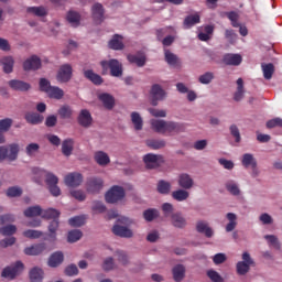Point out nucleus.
Wrapping results in <instances>:
<instances>
[{
    "label": "nucleus",
    "instance_id": "8fccbe9b",
    "mask_svg": "<svg viewBox=\"0 0 282 282\" xmlns=\"http://www.w3.org/2000/svg\"><path fill=\"white\" fill-rule=\"evenodd\" d=\"M165 61L167 62V65H172L175 67L180 63V57L177 55L173 54L169 50L164 51Z\"/></svg>",
    "mask_w": 282,
    "mask_h": 282
},
{
    "label": "nucleus",
    "instance_id": "603ef678",
    "mask_svg": "<svg viewBox=\"0 0 282 282\" xmlns=\"http://www.w3.org/2000/svg\"><path fill=\"white\" fill-rule=\"evenodd\" d=\"M143 217L145 221H153V219L160 217V212L158 209H147L143 212Z\"/></svg>",
    "mask_w": 282,
    "mask_h": 282
},
{
    "label": "nucleus",
    "instance_id": "4d7b16f0",
    "mask_svg": "<svg viewBox=\"0 0 282 282\" xmlns=\"http://www.w3.org/2000/svg\"><path fill=\"white\" fill-rule=\"evenodd\" d=\"M23 189L19 186H11L7 189V197H21Z\"/></svg>",
    "mask_w": 282,
    "mask_h": 282
},
{
    "label": "nucleus",
    "instance_id": "39448f33",
    "mask_svg": "<svg viewBox=\"0 0 282 282\" xmlns=\"http://www.w3.org/2000/svg\"><path fill=\"white\" fill-rule=\"evenodd\" d=\"M242 260L243 261H239L236 264L237 273L240 276H245V274H248L250 272V265H254V260H252V258L250 257V253L248 252L242 253Z\"/></svg>",
    "mask_w": 282,
    "mask_h": 282
},
{
    "label": "nucleus",
    "instance_id": "4468645a",
    "mask_svg": "<svg viewBox=\"0 0 282 282\" xmlns=\"http://www.w3.org/2000/svg\"><path fill=\"white\" fill-rule=\"evenodd\" d=\"M177 184L184 191H191V188L195 186V181H193V177H191V175L183 173L178 175Z\"/></svg>",
    "mask_w": 282,
    "mask_h": 282
},
{
    "label": "nucleus",
    "instance_id": "de8ad7c7",
    "mask_svg": "<svg viewBox=\"0 0 282 282\" xmlns=\"http://www.w3.org/2000/svg\"><path fill=\"white\" fill-rule=\"evenodd\" d=\"M158 193H160L161 195H169V193H171V183L161 180L158 183Z\"/></svg>",
    "mask_w": 282,
    "mask_h": 282
},
{
    "label": "nucleus",
    "instance_id": "58836bf2",
    "mask_svg": "<svg viewBox=\"0 0 282 282\" xmlns=\"http://www.w3.org/2000/svg\"><path fill=\"white\" fill-rule=\"evenodd\" d=\"M227 219H228V224L225 227L226 232H232V230H235V228H237V214L235 213H228L226 215Z\"/></svg>",
    "mask_w": 282,
    "mask_h": 282
},
{
    "label": "nucleus",
    "instance_id": "bf43d9fd",
    "mask_svg": "<svg viewBox=\"0 0 282 282\" xmlns=\"http://www.w3.org/2000/svg\"><path fill=\"white\" fill-rule=\"evenodd\" d=\"M12 127V119L6 118L0 120V132L6 133L10 131V128Z\"/></svg>",
    "mask_w": 282,
    "mask_h": 282
},
{
    "label": "nucleus",
    "instance_id": "09e8293b",
    "mask_svg": "<svg viewBox=\"0 0 282 282\" xmlns=\"http://www.w3.org/2000/svg\"><path fill=\"white\" fill-rule=\"evenodd\" d=\"M0 235L3 237H12V235H17V225H7L0 227Z\"/></svg>",
    "mask_w": 282,
    "mask_h": 282
},
{
    "label": "nucleus",
    "instance_id": "f3484780",
    "mask_svg": "<svg viewBox=\"0 0 282 282\" xmlns=\"http://www.w3.org/2000/svg\"><path fill=\"white\" fill-rule=\"evenodd\" d=\"M102 188V180L90 177L87 181V192L88 193H100V189Z\"/></svg>",
    "mask_w": 282,
    "mask_h": 282
},
{
    "label": "nucleus",
    "instance_id": "a18cd8bd",
    "mask_svg": "<svg viewBox=\"0 0 282 282\" xmlns=\"http://www.w3.org/2000/svg\"><path fill=\"white\" fill-rule=\"evenodd\" d=\"M225 186L230 195L235 197L241 195V189H239V185L235 181H228Z\"/></svg>",
    "mask_w": 282,
    "mask_h": 282
},
{
    "label": "nucleus",
    "instance_id": "473e14b6",
    "mask_svg": "<svg viewBox=\"0 0 282 282\" xmlns=\"http://www.w3.org/2000/svg\"><path fill=\"white\" fill-rule=\"evenodd\" d=\"M261 69H262V74L263 77L265 78V80H271L272 76H274V64L269 63H262L261 64Z\"/></svg>",
    "mask_w": 282,
    "mask_h": 282
},
{
    "label": "nucleus",
    "instance_id": "ea45409f",
    "mask_svg": "<svg viewBox=\"0 0 282 282\" xmlns=\"http://www.w3.org/2000/svg\"><path fill=\"white\" fill-rule=\"evenodd\" d=\"M242 166L245 169H248L251 166V169H257V160L254 159V155L250 153H246L242 155Z\"/></svg>",
    "mask_w": 282,
    "mask_h": 282
},
{
    "label": "nucleus",
    "instance_id": "f03ea898",
    "mask_svg": "<svg viewBox=\"0 0 282 282\" xmlns=\"http://www.w3.org/2000/svg\"><path fill=\"white\" fill-rule=\"evenodd\" d=\"M19 151H20V147L18 143L1 145L0 162H3V160H9V162H15V160H19Z\"/></svg>",
    "mask_w": 282,
    "mask_h": 282
},
{
    "label": "nucleus",
    "instance_id": "f704fd0d",
    "mask_svg": "<svg viewBox=\"0 0 282 282\" xmlns=\"http://www.w3.org/2000/svg\"><path fill=\"white\" fill-rule=\"evenodd\" d=\"M131 122L134 127L135 131H142V127H144V121L142 120V117L139 112H132L131 116Z\"/></svg>",
    "mask_w": 282,
    "mask_h": 282
},
{
    "label": "nucleus",
    "instance_id": "393cba45",
    "mask_svg": "<svg viewBox=\"0 0 282 282\" xmlns=\"http://www.w3.org/2000/svg\"><path fill=\"white\" fill-rule=\"evenodd\" d=\"M44 272L43 269L39 267H34L29 272V279L31 282H42L44 279Z\"/></svg>",
    "mask_w": 282,
    "mask_h": 282
},
{
    "label": "nucleus",
    "instance_id": "2f4dec72",
    "mask_svg": "<svg viewBox=\"0 0 282 282\" xmlns=\"http://www.w3.org/2000/svg\"><path fill=\"white\" fill-rule=\"evenodd\" d=\"M59 217L61 212L55 208L42 209V219H52V221H54V219H58Z\"/></svg>",
    "mask_w": 282,
    "mask_h": 282
},
{
    "label": "nucleus",
    "instance_id": "37998d69",
    "mask_svg": "<svg viewBox=\"0 0 282 282\" xmlns=\"http://www.w3.org/2000/svg\"><path fill=\"white\" fill-rule=\"evenodd\" d=\"M72 151H74V140L66 139L62 143V153L63 155H66V158H69L72 155Z\"/></svg>",
    "mask_w": 282,
    "mask_h": 282
},
{
    "label": "nucleus",
    "instance_id": "c756f323",
    "mask_svg": "<svg viewBox=\"0 0 282 282\" xmlns=\"http://www.w3.org/2000/svg\"><path fill=\"white\" fill-rule=\"evenodd\" d=\"M171 219L174 228H186V218L181 213L172 214Z\"/></svg>",
    "mask_w": 282,
    "mask_h": 282
},
{
    "label": "nucleus",
    "instance_id": "f8f14e48",
    "mask_svg": "<svg viewBox=\"0 0 282 282\" xmlns=\"http://www.w3.org/2000/svg\"><path fill=\"white\" fill-rule=\"evenodd\" d=\"M8 85L13 89V91H30V89H32V85H30V83L21 79H11L8 82Z\"/></svg>",
    "mask_w": 282,
    "mask_h": 282
},
{
    "label": "nucleus",
    "instance_id": "c03bdc74",
    "mask_svg": "<svg viewBox=\"0 0 282 282\" xmlns=\"http://www.w3.org/2000/svg\"><path fill=\"white\" fill-rule=\"evenodd\" d=\"M200 22V18H199V14H191V15H187L185 19H184V26L187 28V29H191L193 28V25H197V23Z\"/></svg>",
    "mask_w": 282,
    "mask_h": 282
},
{
    "label": "nucleus",
    "instance_id": "1a4fd4ad",
    "mask_svg": "<svg viewBox=\"0 0 282 282\" xmlns=\"http://www.w3.org/2000/svg\"><path fill=\"white\" fill-rule=\"evenodd\" d=\"M72 65L64 64L59 67L57 72V80L58 83H69L72 80V74H73Z\"/></svg>",
    "mask_w": 282,
    "mask_h": 282
},
{
    "label": "nucleus",
    "instance_id": "0e129e2a",
    "mask_svg": "<svg viewBox=\"0 0 282 282\" xmlns=\"http://www.w3.org/2000/svg\"><path fill=\"white\" fill-rule=\"evenodd\" d=\"M230 134L235 138V142H241V132L239 131V127L237 124H231L229 127Z\"/></svg>",
    "mask_w": 282,
    "mask_h": 282
},
{
    "label": "nucleus",
    "instance_id": "ddd939ff",
    "mask_svg": "<svg viewBox=\"0 0 282 282\" xmlns=\"http://www.w3.org/2000/svg\"><path fill=\"white\" fill-rule=\"evenodd\" d=\"M242 61H243V57H241L240 54L228 53V54H225L223 57V63L225 65H229L232 67H237L241 65Z\"/></svg>",
    "mask_w": 282,
    "mask_h": 282
},
{
    "label": "nucleus",
    "instance_id": "2eb2a0df",
    "mask_svg": "<svg viewBox=\"0 0 282 282\" xmlns=\"http://www.w3.org/2000/svg\"><path fill=\"white\" fill-rule=\"evenodd\" d=\"M196 231L199 232V235H205L207 239H210L213 235H215L213 228H210V226H208V223L204 220H198L196 223Z\"/></svg>",
    "mask_w": 282,
    "mask_h": 282
},
{
    "label": "nucleus",
    "instance_id": "72a5a7b5",
    "mask_svg": "<svg viewBox=\"0 0 282 282\" xmlns=\"http://www.w3.org/2000/svg\"><path fill=\"white\" fill-rule=\"evenodd\" d=\"M43 215V208L41 206L35 205L26 208L24 210V217H42Z\"/></svg>",
    "mask_w": 282,
    "mask_h": 282
},
{
    "label": "nucleus",
    "instance_id": "20e7f679",
    "mask_svg": "<svg viewBox=\"0 0 282 282\" xmlns=\"http://www.w3.org/2000/svg\"><path fill=\"white\" fill-rule=\"evenodd\" d=\"M100 65L104 72L110 69V76H113L115 78H120V76H122V64L119 63L118 59L101 61Z\"/></svg>",
    "mask_w": 282,
    "mask_h": 282
},
{
    "label": "nucleus",
    "instance_id": "7c9ffc66",
    "mask_svg": "<svg viewBox=\"0 0 282 282\" xmlns=\"http://www.w3.org/2000/svg\"><path fill=\"white\" fill-rule=\"evenodd\" d=\"M99 100L102 101V105L106 109H111L116 105V99L113 96L107 93L99 95Z\"/></svg>",
    "mask_w": 282,
    "mask_h": 282
},
{
    "label": "nucleus",
    "instance_id": "a211bd4d",
    "mask_svg": "<svg viewBox=\"0 0 282 282\" xmlns=\"http://www.w3.org/2000/svg\"><path fill=\"white\" fill-rule=\"evenodd\" d=\"M112 232L117 237H126L127 239H131L133 237V231L124 226L115 225L112 227Z\"/></svg>",
    "mask_w": 282,
    "mask_h": 282
},
{
    "label": "nucleus",
    "instance_id": "5701e85b",
    "mask_svg": "<svg viewBox=\"0 0 282 282\" xmlns=\"http://www.w3.org/2000/svg\"><path fill=\"white\" fill-rule=\"evenodd\" d=\"M173 279L175 282L184 281V276H186V268L183 264H176L172 269Z\"/></svg>",
    "mask_w": 282,
    "mask_h": 282
},
{
    "label": "nucleus",
    "instance_id": "3c124183",
    "mask_svg": "<svg viewBox=\"0 0 282 282\" xmlns=\"http://www.w3.org/2000/svg\"><path fill=\"white\" fill-rule=\"evenodd\" d=\"M58 226H61L58 218L48 224V237H51V239H56V230H58Z\"/></svg>",
    "mask_w": 282,
    "mask_h": 282
},
{
    "label": "nucleus",
    "instance_id": "423d86ee",
    "mask_svg": "<svg viewBox=\"0 0 282 282\" xmlns=\"http://www.w3.org/2000/svg\"><path fill=\"white\" fill-rule=\"evenodd\" d=\"M105 197L108 204H116L124 199V188L122 186L115 185L106 193Z\"/></svg>",
    "mask_w": 282,
    "mask_h": 282
},
{
    "label": "nucleus",
    "instance_id": "4be33fe9",
    "mask_svg": "<svg viewBox=\"0 0 282 282\" xmlns=\"http://www.w3.org/2000/svg\"><path fill=\"white\" fill-rule=\"evenodd\" d=\"M24 120L29 124H41L43 120H45V117L39 112H26L24 116Z\"/></svg>",
    "mask_w": 282,
    "mask_h": 282
},
{
    "label": "nucleus",
    "instance_id": "864d4df0",
    "mask_svg": "<svg viewBox=\"0 0 282 282\" xmlns=\"http://www.w3.org/2000/svg\"><path fill=\"white\" fill-rule=\"evenodd\" d=\"M68 224L73 228H80V226H85V217L84 216H75L68 220Z\"/></svg>",
    "mask_w": 282,
    "mask_h": 282
},
{
    "label": "nucleus",
    "instance_id": "e2e57ef3",
    "mask_svg": "<svg viewBox=\"0 0 282 282\" xmlns=\"http://www.w3.org/2000/svg\"><path fill=\"white\" fill-rule=\"evenodd\" d=\"M267 129H275L276 127L279 129H282V119L276 117L273 119H270L269 121H267Z\"/></svg>",
    "mask_w": 282,
    "mask_h": 282
},
{
    "label": "nucleus",
    "instance_id": "13d9d810",
    "mask_svg": "<svg viewBox=\"0 0 282 282\" xmlns=\"http://www.w3.org/2000/svg\"><path fill=\"white\" fill-rule=\"evenodd\" d=\"M148 147H150V149H154V150L164 149V147H166V141L153 139V140L148 141Z\"/></svg>",
    "mask_w": 282,
    "mask_h": 282
},
{
    "label": "nucleus",
    "instance_id": "f257e3e1",
    "mask_svg": "<svg viewBox=\"0 0 282 282\" xmlns=\"http://www.w3.org/2000/svg\"><path fill=\"white\" fill-rule=\"evenodd\" d=\"M150 124L156 133H180L184 131V124L175 121H165L160 119H152Z\"/></svg>",
    "mask_w": 282,
    "mask_h": 282
},
{
    "label": "nucleus",
    "instance_id": "338daca9",
    "mask_svg": "<svg viewBox=\"0 0 282 282\" xmlns=\"http://www.w3.org/2000/svg\"><path fill=\"white\" fill-rule=\"evenodd\" d=\"M52 84L47 78H41L40 79V90L44 91V94H48V91L52 89Z\"/></svg>",
    "mask_w": 282,
    "mask_h": 282
},
{
    "label": "nucleus",
    "instance_id": "9d476101",
    "mask_svg": "<svg viewBox=\"0 0 282 282\" xmlns=\"http://www.w3.org/2000/svg\"><path fill=\"white\" fill-rule=\"evenodd\" d=\"M64 182L69 188H76L83 184V174L78 172L69 173L65 176Z\"/></svg>",
    "mask_w": 282,
    "mask_h": 282
},
{
    "label": "nucleus",
    "instance_id": "a19ab883",
    "mask_svg": "<svg viewBox=\"0 0 282 282\" xmlns=\"http://www.w3.org/2000/svg\"><path fill=\"white\" fill-rule=\"evenodd\" d=\"M57 113L59 118H62V120H69V118L74 116V110L72 109V107L64 105L58 109Z\"/></svg>",
    "mask_w": 282,
    "mask_h": 282
},
{
    "label": "nucleus",
    "instance_id": "a878e982",
    "mask_svg": "<svg viewBox=\"0 0 282 282\" xmlns=\"http://www.w3.org/2000/svg\"><path fill=\"white\" fill-rule=\"evenodd\" d=\"M84 76L87 78V80H90L93 85H102V83H105L102 77L91 69L84 70Z\"/></svg>",
    "mask_w": 282,
    "mask_h": 282
},
{
    "label": "nucleus",
    "instance_id": "bb28decb",
    "mask_svg": "<svg viewBox=\"0 0 282 282\" xmlns=\"http://www.w3.org/2000/svg\"><path fill=\"white\" fill-rule=\"evenodd\" d=\"M1 65L3 66L4 74H12L14 70V57L4 56L1 58Z\"/></svg>",
    "mask_w": 282,
    "mask_h": 282
},
{
    "label": "nucleus",
    "instance_id": "6ab92c4d",
    "mask_svg": "<svg viewBox=\"0 0 282 282\" xmlns=\"http://www.w3.org/2000/svg\"><path fill=\"white\" fill-rule=\"evenodd\" d=\"M44 250L45 243L33 245L24 249V254H26L28 257H37V254H42Z\"/></svg>",
    "mask_w": 282,
    "mask_h": 282
},
{
    "label": "nucleus",
    "instance_id": "c85d7f7f",
    "mask_svg": "<svg viewBox=\"0 0 282 282\" xmlns=\"http://www.w3.org/2000/svg\"><path fill=\"white\" fill-rule=\"evenodd\" d=\"M94 158H95V162H97L99 166H107V164L111 162V159H109V154H107V152H104V151L95 152Z\"/></svg>",
    "mask_w": 282,
    "mask_h": 282
},
{
    "label": "nucleus",
    "instance_id": "79ce46f5",
    "mask_svg": "<svg viewBox=\"0 0 282 282\" xmlns=\"http://www.w3.org/2000/svg\"><path fill=\"white\" fill-rule=\"evenodd\" d=\"M46 94L48 98H54V100H62L63 96H65V91L58 86H53Z\"/></svg>",
    "mask_w": 282,
    "mask_h": 282
},
{
    "label": "nucleus",
    "instance_id": "cd10ccee",
    "mask_svg": "<svg viewBox=\"0 0 282 282\" xmlns=\"http://www.w3.org/2000/svg\"><path fill=\"white\" fill-rule=\"evenodd\" d=\"M110 50H124V43H122V36L119 34H115L112 39L108 43Z\"/></svg>",
    "mask_w": 282,
    "mask_h": 282
},
{
    "label": "nucleus",
    "instance_id": "0eeeda50",
    "mask_svg": "<svg viewBox=\"0 0 282 282\" xmlns=\"http://www.w3.org/2000/svg\"><path fill=\"white\" fill-rule=\"evenodd\" d=\"M143 162L147 169H160L164 164V155L148 153L143 156Z\"/></svg>",
    "mask_w": 282,
    "mask_h": 282
},
{
    "label": "nucleus",
    "instance_id": "4c0bfd02",
    "mask_svg": "<svg viewBox=\"0 0 282 282\" xmlns=\"http://www.w3.org/2000/svg\"><path fill=\"white\" fill-rule=\"evenodd\" d=\"M66 19L73 28H78V25H80V13L76 11H68Z\"/></svg>",
    "mask_w": 282,
    "mask_h": 282
},
{
    "label": "nucleus",
    "instance_id": "c9c22d12",
    "mask_svg": "<svg viewBox=\"0 0 282 282\" xmlns=\"http://www.w3.org/2000/svg\"><path fill=\"white\" fill-rule=\"evenodd\" d=\"M26 12L29 14H33L34 17H47V8L40 6V7H29L26 8Z\"/></svg>",
    "mask_w": 282,
    "mask_h": 282
},
{
    "label": "nucleus",
    "instance_id": "9b49d317",
    "mask_svg": "<svg viewBox=\"0 0 282 282\" xmlns=\"http://www.w3.org/2000/svg\"><path fill=\"white\" fill-rule=\"evenodd\" d=\"M24 72H36V69H41V58L36 55L29 57L23 63Z\"/></svg>",
    "mask_w": 282,
    "mask_h": 282
},
{
    "label": "nucleus",
    "instance_id": "e433bc0d",
    "mask_svg": "<svg viewBox=\"0 0 282 282\" xmlns=\"http://www.w3.org/2000/svg\"><path fill=\"white\" fill-rule=\"evenodd\" d=\"M172 197H173V199H175V202H186V199H188V197H191V193H188V191L182 188V189L172 192Z\"/></svg>",
    "mask_w": 282,
    "mask_h": 282
},
{
    "label": "nucleus",
    "instance_id": "69168bd1",
    "mask_svg": "<svg viewBox=\"0 0 282 282\" xmlns=\"http://www.w3.org/2000/svg\"><path fill=\"white\" fill-rule=\"evenodd\" d=\"M45 182L47 186H56L58 184V176L54 175V173L47 172Z\"/></svg>",
    "mask_w": 282,
    "mask_h": 282
},
{
    "label": "nucleus",
    "instance_id": "412c9836",
    "mask_svg": "<svg viewBox=\"0 0 282 282\" xmlns=\"http://www.w3.org/2000/svg\"><path fill=\"white\" fill-rule=\"evenodd\" d=\"M63 261H65L63 251H56L48 258V265L50 268H58Z\"/></svg>",
    "mask_w": 282,
    "mask_h": 282
},
{
    "label": "nucleus",
    "instance_id": "5fc2aeb1",
    "mask_svg": "<svg viewBox=\"0 0 282 282\" xmlns=\"http://www.w3.org/2000/svg\"><path fill=\"white\" fill-rule=\"evenodd\" d=\"M23 237H26V239H41V237H43V232L40 230L28 229L23 231Z\"/></svg>",
    "mask_w": 282,
    "mask_h": 282
},
{
    "label": "nucleus",
    "instance_id": "052dcab7",
    "mask_svg": "<svg viewBox=\"0 0 282 282\" xmlns=\"http://www.w3.org/2000/svg\"><path fill=\"white\" fill-rule=\"evenodd\" d=\"M113 268H116V262L113 261V258H106L102 263V270H105V272H111Z\"/></svg>",
    "mask_w": 282,
    "mask_h": 282
},
{
    "label": "nucleus",
    "instance_id": "6e6d98bb",
    "mask_svg": "<svg viewBox=\"0 0 282 282\" xmlns=\"http://www.w3.org/2000/svg\"><path fill=\"white\" fill-rule=\"evenodd\" d=\"M39 149H41V145H39V143H30L25 148V153L26 155H29V158H34V155L39 153Z\"/></svg>",
    "mask_w": 282,
    "mask_h": 282
},
{
    "label": "nucleus",
    "instance_id": "dca6fc26",
    "mask_svg": "<svg viewBox=\"0 0 282 282\" xmlns=\"http://www.w3.org/2000/svg\"><path fill=\"white\" fill-rule=\"evenodd\" d=\"M91 12L95 23H102L105 21V8L100 3H95Z\"/></svg>",
    "mask_w": 282,
    "mask_h": 282
},
{
    "label": "nucleus",
    "instance_id": "774afa93",
    "mask_svg": "<svg viewBox=\"0 0 282 282\" xmlns=\"http://www.w3.org/2000/svg\"><path fill=\"white\" fill-rule=\"evenodd\" d=\"M207 276L213 282H224V278H221V275L215 270L207 271Z\"/></svg>",
    "mask_w": 282,
    "mask_h": 282
},
{
    "label": "nucleus",
    "instance_id": "49530a36",
    "mask_svg": "<svg viewBox=\"0 0 282 282\" xmlns=\"http://www.w3.org/2000/svg\"><path fill=\"white\" fill-rule=\"evenodd\" d=\"M83 239V231L78 229H73L68 231L67 241L68 243H76V241H80Z\"/></svg>",
    "mask_w": 282,
    "mask_h": 282
},
{
    "label": "nucleus",
    "instance_id": "680f3d73",
    "mask_svg": "<svg viewBox=\"0 0 282 282\" xmlns=\"http://www.w3.org/2000/svg\"><path fill=\"white\" fill-rule=\"evenodd\" d=\"M213 78H215V75L210 72H207L200 75L198 80L202 85H210V83H213Z\"/></svg>",
    "mask_w": 282,
    "mask_h": 282
},
{
    "label": "nucleus",
    "instance_id": "aec40b11",
    "mask_svg": "<svg viewBox=\"0 0 282 282\" xmlns=\"http://www.w3.org/2000/svg\"><path fill=\"white\" fill-rule=\"evenodd\" d=\"M93 122L91 113L87 109H83L78 116V123L80 127H90Z\"/></svg>",
    "mask_w": 282,
    "mask_h": 282
},
{
    "label": "nucleus",
    "instance_id": "7ed1b4c3",
    "mask_svg": "<svg viewBox=\"0 0 282 282\" xmlns=\"http://www.w3.org/2000/svg\"><path fill=\"white\" fill-rule=\"evenodd\" d=\"M23 270H25L23 262L17 261L2 270L1 278L8 279L9 281H14L17 276H20L23 273Z\"/></svg>",
    "mask_w": 282,
    "mask_h": 282
},
{
    "label": "nucleus",
    "instance_id": "6e6552de",
    "mask_svg": "<svg viewBox=\"0 0 282 282\" xmlns=\"http://www.w3.org/2000/svg\"><path fill=\"white\" fill-rule=\"evenodd\" d=\"M152 97L153 107H158V100H163L166 98V91L160 86V84H154L150 90Z\"/></svg>",
    "mask_w": 282,
    "mask_h": 282
},
{
    "label": "nucleus",
    "instance_id": "b1692460",
    "mask_svg": "<svg viewBox=\"0 0 282 282\" xmlns=\"http://www.w3.org/2000/svg\"><path fill=\"white\" fill-rule=\"evenodd\" d=\"M129 63H132L137 65V67H144L147 65V55L145 54H140V55H133L129 54L127 56Z\"/></svg>",
    "mask_w": 282,
    "mask_h": 282
}]
</instances>
